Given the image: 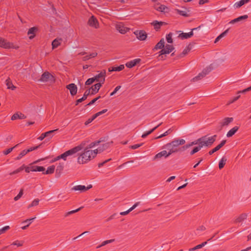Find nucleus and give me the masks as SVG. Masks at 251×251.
Wrapping results in <instances>:
<instances>
[{
	"mask_svg": "<svg viewBox=\"0 0 251 251\" xmlns=\"http://www.w3.org/2000/svg\"><path fill=\"white\" fill-rule=\"evenodd\" d=\"M41 145H39L35 146V147H31L27 150H24L22 151H21V152L18 155V156L15 158V160H17L20 159L23 156H24L25 154H26L27 153H28L31 151L36 150L38 149V148H39L41 146Z\"/></svg>",
	"mask_w": 251,
	"mask_h": 251,
	"instance_id": "0eeeda50",
	"label": "nucleus"
},
{
	"mask_svg": "<svg viewBox=\"0 0 251 251\" xmlns=\"http://www.w3.org/2000/svg\"><path fill=\"white\" fill-rule=\"evenodd\" d=\"M66 88L70 91V94L72 96H75L76 94L77 88L75 84L74 83H71L66 86Z\"/></svg>",
	"mask_w": 251,
	"mask_h": 251,
	"instance_id": "dca6fc26",
	"label": "nucleus"
},
{
	"mask_svg": "<svg viewBox=\"0 0 251 251\" xmlns=\"http://www.w3.org/2000/svg\"><path fill=\"white\" fill-rule=\"evenodd\" d=\"M217 135L207 137V135L202 136L196 140L190 142L191 146L198 145L200 146L201 143L205 145V147H210L216 141Z\"/></svg>",
	"mask_w": 251,
	"mask_h": 251,
	"instance_id": "7ed1b4c3",
	"label": "nucleus"
},
{
	"mask_svg": "<svg viewBox=\"0 0 251 251\" xmlns=\"http://www.w3.org/2000/svg\"><path fill=\"white\" fill-rule=\"evenodd\" d=\"M124 68H125V67H124V65H120V66H119L118 67H112L109 68L108 71L110 72H113V71L119 72V71L123 70Z\"/></svg>",
	"mask_w": 251,
	"mask_h": 251,
	"instance_id": "72a5a7b5",
	"label": "nucleus"
},
{
	"mask_svg": "<svg viewBox=\"0 0 251 251\" xmlns=\"http://www.w3.org/2000/svg\"><path fill=\"white\" fill-rule=\"evenodd\" d=\"M39 81L43 82L50 81V83H54L55 81V78L50 72L46 71L41 75Z\"/></svg>",
	"mask_w": 251,
	"mask_h": 251,
	"instance_id": "39448f33",
	"label": "nucleus"
},
{
	"mask_svg": "<svg viewBox=\"0 0 251 251\" xmlns=\"http://www.w3.org/2000/svg\"><path fill=\"white\" fill-rule=\"evenodd\" d=\"M114 240H115V239H110V240L104 241L101 244V245H100L98 247H97V248H100V247H101L103 246H105L109 243H112L114 241Z\"/></svg>",
	"mask_w": 251,
	"mask_h": 251,
	"instance_id": "603ef678",
	"label": "nucleus"
},
{
	"mask_svg": "<svg viewBox=\"0 0 251 251\" xmlns=\"http://www.w3.org/2000/svg\"><path fill=\"white\" fill-rule=\"evenodd\" d=\"M55 170V166L54 165L50 166L47 168L45 172H43L44 174H52L54 173Z\"/></svg>",
	"mask_w": 251,
	"mask_h": 251,
	"instance_id": "ea45409f",
	"label": "nucleus"
},
{
	"mask_svg": "<svg viewBox=\"0 0 251 251\" xmlns=\"http://www.w3.org/2000/svg\"><path fill=\"white\" fill-rule=\"evenodd\" d=\"M92 187V185L91 184L89 185L88 186L86 187L84 185H76L72 188V190L75 191H79L81 192H85L88 190L90 189Z\"/></svg>",
	"mask_w": 251,
	"mask_h": 251,
	"instance_id": "4468645a",
	"label": "nucleus"
},
{
	"mask_svg": "<svg viewBox=\"0 0 251 251\" xmlns=\"http://www.w3.org/2000/svg\"><path fill=\"white\" fill-rule=\"evenodd\" d=\"M100 141H96L93 142L91 143L88 146L85 148L86 150H90V149L92 148L94 146L96 145H98L99 143H100Z\"/></svg>",
	"mask_w": 251,
	"mask_h": 251,
	"instance_id": "a18cd8bd",
	"label": "nucleus"
},
{
	"mask_svg": "<svg viewBox=\"0 0 251 251\" xmlns=\"http://www.w3.org/2000/svg\"><path fill=\"white\" fill-rule=\"evenodd\" d=\"M240 97V95H238L236 97H233L232 98H231L226 103V105H229V104L234 102L235 101H236L237 100H238Z\"/></svg>",
	"mask_w": 251,
	"mask_h": 251,
	"instance_id": "8fccbe9b",
	"label": "nucleus"
},
{
	"mask_svg": "<svg viewBox=\"0 0 251 251\" xmlns=\"http://www.w3.org/2000/svg\"><path fill=\"white\" fill-rule=\"evenodd\" d=\"M45 168L43 166H31V171L32 172H44Z\"/></svg>",
	"mask_w": 251,
	"mask_h": 251,
	"instance_id": "e433bc0d",
	"label": "nucleus"
},
{
	"mask_svg": "<svg viewBox=\"0 0 251 251\" xmlns=\"http://www.w3.org/2000/svg\"><path fill=\"white\" fill-rule=\"evenodd\" d=\"M35 218H36V217H34V218H31V219H26V220H25L24 222V223H27V222H29V223H28L27 225L25 226H22V228L23 229H26L29 226V225L31 224L32 221L33 220H34Z\"/></svg>",
	"mask_w": 251,
	"mask_h": 251,
	"instance_id": "de8ad7c7",
	"label": "nucleus"
},
{
	"mask_svg": "<svg viewBox=\"0 0 251 251\" xmlns=\"http://www.w3.org/2000/svg\"><path fill=\"white\" fill-rule=\"evenodd\" d=\"M172 35L173 34L171 32H170L169 34H167L166 35V40L168 43H172L173 41L172 39Z\"/></svg>",
	"mask_w": 251,
	"mask_h": 251,
	"instance_id": "6e6d98bb",
	"label": "nucleus"
},
{
	"mask_svg": "<svg viewBox=\"0 0 251 251\" xmlns=\"http://www.w3.org/2000/svg\"><path fill=\"white\" fill-rule=\"evenodd\" d=\"M26 118V116L22 113H15L12 117H11V120H15L18 119H24Z\"/></svg>",
	"mask_w": 251,
	"mask_h": 251,
	"instance_id": "c756f323",
	"label": "nucleus"
},
{
	"mask_svg": "<svg viewBox=\"0 0 251 251\" xmlns=\"http://www.w3.org/2000/svg\"><path fill=\"white\" fill-rule=\"evenodd\" d=\"M25 168V166L24 165H23V166L20 167L19 168L16 169V170L14 171L12 173H10V175H13L17 174V173L20 172L21 171H22V170H23Z\"/></svg>",
	"mask_w": 251,
	"mask_h": 251,
	"instance_id": "864d4df0",
	"label": "nucleus"
},
{
	"mask_svg": "<svg viewBox=\"0 0 251 251\" xmlns=\"http://www.w3.org/2000/svg\"><path fill=\"white\" fill-rule=\"evenodd\" d=\"M117 28L122 34H125L126 32V29H125V28H121V27L119 26L118 25L117 26Z\"/></svg>",
	"mask_w": 251,
	"mask_h": 251,
	"instance_id": "0e129e2a",
	"label": "nucleus"
},
{
	"mask_svg": "<svg viewBox=\"0 0 251 251\" xmlns=\"http://www.w3.org/2000/svg\"><path fill=\"white\" fill-rule=\"evenodd\" d=\"M239 129V127L237 126H235L231 128L230 130L228 131V132L226 134V136L227 137H230L232 136Z\"/></svg>",
	"mask_w": 251,
	"mask_h": 251,
	"instance_id": "473e14b6",
	"label": "nucleus"
},
{
	"mask_svg": "<svg viewBox=\"0 0 251 251\" xmlns=\"http://www.w3.org/2000/svg\"><path fill=\"white\" fill-rule=\"evenodd\" d=\"M88 24L92 27H94L96 28L99 27V23L97 19L94 16H92L88 21Z\"/></svg>",
	"mask_w": 251,
	"mask_h": 251,
	"instance_id": "2eb2a0df",
	"label": "nucleus"
},
{
	"mask_svg": "<svg viewBox=\"0 0 251 251\" xmlns=\"http://www.w3.org/2000/svg\"><path fill=\"white\" fill-rule=\"evenodd\" d=\"M205 146V145H204L203 144L201 143V145L200 146H197L195 147L193 150L190 152V155H193L195 153H197L199 151L201 150V149L203 147Z\"/></svg>",
	"mask_w": 251,
	"mask_h": 251,
	"instance_id": "c85d7f7f",
	"label": "nucleus"
},
{
	"mask_svg": "<svg viewBox=\"0 0 251 251\" xmlns=\"http://www.w3.org/2000/svg\"><path fill=\"white\" fill-rule=\"evenodd\" d=\"M191 146H191V145L190 144V142L188 143V144H187L183 145V146L181 147V152L184 151L186 149H188L189 148H190Z\"/></svg>",
	"mask_w": 251,
	"mask_h": 251,
	"instance_id": "13d9d810",
	"label": "nucleus"
},
{
	"mask_svg": "<svg viewBox=\"0 0 251 251\" xmlns=\"http://www.w3.org/2000/svg\"><path fill=\"white\" fill-rule=\"evenodd\" d=\"M77 149H76L75 147L73 148V149L65 151V152L68 156H70V155H72L78 151Z\"/></svg>",
	"mask_w": 251,
	"mask_h": 251,
	"instance_id": "79ce46f5",
	"label": "nucleus"
},
{
	"mask_svg": "<svg viewBox=\"0 0 251 251\" xmlns=\"http://www.w3.org/2000/svg\"><path fill=\"white\" fill-rule=\"evenodd\" d=\"M0 47L5 49H18V46L14 45L13 43L8 41L6 39L0 36Z\"/></svg>",
	"mask_w": 251,
	"mask_h": 251,
	"instance_id": "20e7f679",
	"label": "nucleus"
},
{
	"mask_svg": "<svg viewBox=\"0 0 251 251\" xmlns=\"http://www.w3.org/2000/svg\"><path fill=\"white\" fill-rule=\"evenodd\" d=\"M192 49V45L190 44L187 47L183 50L182 52L179 55V57L182 58L185 56Z\"/></svg>",
	"mask_w": 251,
	"mask_h": 251,
	"instance_id": "7c9ffc66",
	"label": "nucleus"
},
{
	"mask_svg": "<svg viewBox=\"0 0 251 251\" xmlns=\"http://www.w3.org/2000/svg\"><path fill=\"white\" fill-rule=\"evenodd\" d=\"M248 18V16L247 15H244L243 16H241L237 18H235L232 20H231L229 24H234L236 23L240 22L243 20H246Z\"/></svg>",
	"mask_w": 251,
	"mask_h": 251,
	"instance_id": "bb28decb",
	"label": "nucleus"
},
{
	"mask_svg": "<svg viewBox=\"0 0 251 251\" xmlns=\"http://www.w3.org/2000/svg\"><path fill=\"white\" fill-rule=\"evenodd\" d=\"M134 33L138 39L141 41H144L146 39L147 34L144 30H136Z\"/></svg>",
	"mask_w": 251,
	"mask_h": 251,
	"instance_id": "9d476101",
	"label": "nucleus"
},
{
	"mask_svg": "<svg viewBox=\"0 0 251 251\" xmlns=\"http://www.w3.org/2000/svg\"><path fill=\"white\" fill-rule=\"evenodd\" d=\"M226 142V140H222L221 141V142L218 145H217L216 147H215L214 149H213L212 150H210L209 151V152H208L209 154L212 155L216 151H219L221 148H222L225 145Z\"/></svg>",
	"mask_w": 251,
	"mask_h": 251,
	"instance_id": "a211bd4d",
	"label": "nucleus"
},
{
	"mask_svg": "<svg viewBox=\"0 0 251 251\" xmlns=\"http://www.w3.org/2000/svg\"><path fill=\"white\" fill-rule=\"evenodd\" d=\"M212 67L209 66V67L203 69L201 73H199L198 75L194 77L192 79V81L195 82L201 80L203 77L205 76L206 75L208 74L212 70Z\"/></svg>",
	"mask_w": 251,
	"mask_h": 251,
	"instance_id": "423d86ee",
	"label": "nucleus"
},
{
	"mask_svg": "<svg viewBox=\"0 0 251 251\" xmlns=\"http://www.w3.org/2000/svg\"><path fill=\"white\" fill-rule=\"evenodd\" d=\"M97 155V152L92 150L84 149L83 152L81 153L77 158V162L80 164L86 163L92 159L94 158Z\"/></svg>",
	"mask_w": 251,
	"mask_h": 251,
	"instance_id": "f03ea898",
	"label": "nucleus"
},
{
	"mask_svg": "<svg viewBox=\"0 0 251 251\" xmlns=\"http://www.w3.org/2000/svg\"><path fill=\"white\" fill-rule=\"evenodd\" d=\"M142 145H143V143L139 144H135L134 145L130 146L129 147V148L131 149L135 150V149L140 147L141 146H142Z\"/></svg>",
	"mask_w": 251,
	"mask_h": 251,
	"instance_id": "69168bd1",
	"label": "nucleus"
},
{
	"mask_svg": "<svg viewBox=\"0 0 251 251\" xmlns=\"http://www.w3.org/2000/svg\"><path fill=\"white\" fill-rule=\"evenodd\" d=\"M168 54L167 51H166V50L165 49H162L159 52V56H160L162 55H164V54Z\"/></svg>",
	"mask_w": 251,
	"mask_h": 251,
	"instance_id": "774afa93",
	"label": "nucleus"
},
{
	"mask_svg": "<svg viewBox=\"0 0 251 251\" xmlns=\"http://www.w3.org/2000/svg\"><path fill=\"white\" fill-rule=\"evenodd\" d=\"M58 129H56L54 130H51L44 133H43L41 134V135L38 138V139L42 141L46 137H49L50 139L53 136V133L56 131H57Z\"/></svg>",
	"mask_w": 251,
	"mask_h": 251,
	"instance_id": "1a4fd4ad",
	"label": "nucleus"
},
{
	"mask_svg": "<svg viewBox=\"0 0 251 251\" xmlns=\"http://www.w3.org/2000/svg\"><path fill=\"white\" fill-rule=\"evenodd\" d=\"M37 30H38V28L36 27H32L29 29L28 32H27V34L28 35L32 34L31 35H30L29 37V38L30 39H32L35 37V32L37 31Z\"/></svg>",
	"mask_w": 251,
	"mask_h": 251,
	"instance_id": "cd10ccee",
	"label": "nucleus"
},
{
	"mask_svg": "<svg viewBox=\"0 0 251 251\" xmlns=\"http://www.w3.org/2000/svg\"><path fill=\"white\" fill-rule=\"evenodd\" d=\"M141 60L140 58L133 59L129 62H127L126 64V66L128 68H131L136 66L138 63H140Z\"/></svg>",
	"mask_w": 251,
	"mask_h": 251,
	"instance_id": "4be33fe9",
	"label": "nucleus"
},
{
	"mask_svg": "<svg viewBox=\"0 0 251 251\" xmlns=\"http://www.w3.org/2000/svg\"><path fill=\"white\" fill-rule=\"evenodd\" d=\"M153 8L158 11L166 13L168 12L169 8L163 4H161L159 3H156L154 4Z\"/></svg>",
	"mask_w": 251,
	"mask_h": 251,
	"instance_id": "f8f14e48",
	"label": "nucleus"
},
{
	"mask_svg": "<svg viewBox=\"0 0 251 251\" xmlns=\"http://www.w3.org/2000/svg\"><path fill=\"white\" fill-rule=\"evenodd\" d=\"M250 0H241L239 1L236 2L234 6L235 8H239L245 3H248Z\"/></svg>",
	"mask_w": 251,
	"mask_h": 251,
	"instance_id": "c9c22d12",
	"label": "nucleus"
},
{
	"mask_svg": "<svg viewBox=\"0 0 251 251\" xmlns=\"http://www.w3.org/2000/svg\"><path fill=\"white\" fill-rule=\"evenodd\" d=\"M61 41H62L61 39H54L52 42V49H55V48H57L61 44Z\"/></svg>",
	"mask_w": 251,
	"mask_h": 251,
	"instance_id": "4c0bfd02",
	"label": "nucleus"
},
{
	"mask_svg": "<svg viewBox=\"0 0 251 251\" xmlns=\"http://www.w3.org/2000/svg\"><path fill=\"white\" fill-rule=\"evenodd\" d=\"M67 155L66 154V152H64L63 153L61 154L60 155L58 156V158L63 159L64 160H66V158L67 157Z\"/></svg>",
	"mask_w": 251,
	"mask_h": 251,
	"instance_id": "338daca9",
	"label": "nucleus"
},
{
	"mask_svg": "<svg viewBox=\"0 0 251 251\" xmlns=\"http://www.w3.org/2000/svg\"><path fill=\"white\" fill-rule=\"evenodd\" d=\"M82 208H83V207H79V208H77V209H76L75 210H72V211H69V212H68L65 213V217H67V216H69L71 214H74L75 213H76V212L79 211V210H80Z\"/></svg>",
	"mask_w": 251,
	"mask_h": 251,
	"instance_id": "3c124183",
	"label": "nucleus"
},
{
	"mask_svg": "<svg viewBox=\"0 0 251 251\" xmlns=\"http://www.w3.org/2000/svg\"><path fill=\"white\" fill-rule=\"evenodd\" d=\"M201 28V25L197 27L194 28L192 29L191 31L188 33H181L179 34L178 37L180 38L181 39H188L191 38L193 36V31L199 29Z\"/></svg>",
	"mask_w": 251,
	"mask_h": 251,
	"instance_id": "6e6552de",
	"label": "nucleus"
},
{
	"mask_svg": "<svg viewBox=\"0 0 251 251\" xmlns=\"http://www.w3.org/2000/svg\"><path fill=\"white\" fill-rule=\"evenodd\" d=\"M207 244V241L203 242L201 244H199L194 247L193 248H191L189 249V251H192L200 249Z\"/></svg>",
	"mask_w": 251,
	"mask_h": 251,
	"instance_id": "a19ab883",
	"label": "nucleus"
},
{
	"mask_svg": "<svg viewBox=\"0 0 251 251\" xmlns=\"http://www.w3.org/2000/svg\"><path fill=\"white\" fill-rule=\"evenodd\" d=\"M10 229V226H5L0 229V235L5 233L7 230Z\"/></svg>",
	"mask_w": 251,
	"mask_h": 251,
	"instance_id": "bf43d9fd",
	"label": "nucleus"
},
{
	"mask_svg": "<svg viewBox=\"0 0 251 251\" xmlns=\"http://www.w3.org/2000/svg\"><path fill=\"white\" fill-rule=\"evenodd\" d=\"M39 201L40 200L38 199H36L34 200V201H32L31 203L28 205L27 208H30L31 207L38 205L39 204Z\"/></svg>",
	"mask_w": 251,
	"mask_h": 251,
	"instance_id": "49530a36",
	"label": "nucleus"
},
{
	"mask_svg": "<svg viewBox=\"0 0 251 251\" xmlns=\"http://www.w3.org/2000/svg\"><path fill=\"white\" fill-rule=\"evenodd\" d=\"M101 84L102 83H96V84L93 85L90 88H89L90 90L91 89L92 90V91L90 92V95H93L97 93L101 87Z\"/></svg>",
	"mask_w": 251,
	"mask_h": 251,
	"instance_id": "6ab92c4d",
	"label": "nucleus"
},
{
	"mask_svg": "<svg viewBox=\"0 0 251 251\" xmlns=\"http://www.w3.org/2000/svg\"><path fill=\"white\" fill-rule=\"evenodd\" d=\"M19 145V144H18L16 145L14 147H12V148H9V149H7V150H6L4 151H3V154H4V155H7L8 154L10 153V152L13 151V150L15 148H16V147H18Z\"/></svg>",
	"mask_w": 251,
	"mask_h": 251,
	"instance_id": "5fc2aeb1",
	"label": "nucleus"
},
{
	"mask_svg": "<svg viewBox=\"0 0 251 251\" xmlns=\"http://www.w3.org/2000/svg\"><path fill=\"white\" fill-rule=\"evenodd\" d=\"M247 218V214L246 213H242L235 219L234 223L235 224L241 223L246 220Z\"/></svg>",
	"mask_w": 251,
	"mask_h": 251,
	"instance_id": "5701e85b",
	"label": "nucleus"
},
{
	"mask_svg": "<svg viewBox=\"0 0 251 251\" xmlns=\"http://www.w3.org/2000/svg\"><path fill=\"white\" fill-rule=\"evenodd\" d=\"M6 85L7 86L8 89L14 90L16 88V87L13 84L12 82L9 77L6 80Z\"/></svg>",
	"mask_w": 251,
	"mask_h": 251,
	"instance_id": "f704fd0d",
	"label": "nucleus"
},
{
	"mask_svg": "<svg viewBox=\"0 0 251 251\" xmlns=\"http://www.w3.org/2000/svg\"><path fill=\"white\" fill-rule=\"evenodd\" d=\"M171 155L170 152L167 151L166 150H163L160 152L157 153L153 158V160H159L162 157H164L165 158H167Z\"/></svg>",
	"mask_w": 251,
	"mask_h": 251,
	"instance_id": "9b49d317",
	"label": "nucleus"
},
{
	"mask_svg": "<svg viewBox=\"0 0 251 251\" xmlns=\"http://www.w3.org/2000/svg\"><path fill=\"white\" fill-rule=\"evenodd\" d=\"M251 90V86H250L249 87L246 88V89H245L242 91H239L237 92V94H241V93H246V92H249Z\"/></svg>",
	"mask_w": 251,
	"mask_h": 251,
	"instance_id": "e2e57ef3",
	"label": "nucleus"
},
{
	"mask_svg": "<svg viewBox=\"0 0 251 251\" xmlns=\"http://www.w3.org/2000/svg\"><path fill=\"white\" fill-rule=\"evenodd\" d=\"M105 75H106V71H105V70H103L102 71H101V72L100 74L97 75L93 78H94L95 81H99V79L101 77H102L103 79H102V80H101L100 81H101V83L103 84V83L104 82V81H105Z\"/></svg>",
	"mask_w": 251,
	"mask_h": 251,
	"instance_id": "aec40b11",
	"label": "nucleus"
},
{
	"mask_svg": "<svg viewBox=\"0 0 251 251\" xmlns=\"http://www.w3.org/2000/svg\"><path fill=\"white\" fill-rule=\"evenodd\" d=\"M90 95V89L87 90L84 93L83 97L75 101V105H77L79 103L83 101L84 100H86L87 98V97Z\"/></svg>",
	"mask_w": 251,
	"mask_h": 251,
	"instance_id": "412c9836",
	"label": "nucleus"
},
{
	"mask_svg": "<svg viewBox=\"0 0 251 251\" xmlns=\"http://www.w3.org/2000/svg\"><path fill=\"white\" fill-rule=\"evenodd\" d=\"M186 141L184 139L176 138L163 146V149L169 151L171 155L174 153L181 152V147H179V146L184 145Z\"/></svg>",
	"mask_w": 251,
	"mask_h": 251,
	"instance_id": "f257e3e1",
	"label": "nucleus"
},
{
	"mask_svg": "<svg viewBox=\"0 0 251 251\" xmlns=\"http://www.w3.org/2000/svg\"><path fill=\"white\" fill-rule=\"evenodd\" d=\"M24 242L23 241H19L18 240L14 242L11 245H15L17 247H21L23 245Z\"/></svg>",
	"mask_w": 251,
	"mask_h": 251,
	"instance_id": "052dcab7",
	"label": "nucleus"
},
{
	"mask_svg": "<svg viewBox=\"0 0 251 251\" xmlns=\"http://www.w3.org/2000/svg\"><path fill=\"white\" fill-rule=\"evenodd\" d=\"M23 189H21L19 194L17 195V196H16L14 198V200L15 201H18L19 199H20L22 196H23Z\"/></svg>",
	"mask_w": 251,
	"mask_h": 251,
	"instance_id": "4d7b16f0",
	"label": "nucleus"
},
{
	"mask_svg": "<svg viewBox=\"0 0 251 251\" xmlns=\"http://www.w3.org/2000/svg\"><path fill=\"white\" fill-rule=\"evenodd\" d=\"M152 25H153L154 29L158 31L160 28L161 25H163L166 24V23L163 22H158L157 21H154L152 23Z\"/></svg>",
	"mask_w": 251,
	"mask_h": 251,
	"instance_id": "a878e982",
	"label": "nucleus"
},
{
	"mask_svg": "<svg viewBox=\"0 0 251 251\" xmlns=\"http://www.w3.org/2000/svg\"><path fill=\"white\" fill-rule=\"evenodd\" d=\"M174 47L171 45L167 44L165 46V49L168 54L170 53L174 50Z\"/></svg>",
	"mask_w": 251,
	"mask_h": 251,
	"instance_id": "09e8293b",
	"label": "nucleus"
},
{
	"mask_svg": "<svg viewBox=\"0 0 251 251\" xmlns=\"http://www.w3.org/2000/svg\"><path fill=\"white\" fill-rule=\"evenodd\" d=\"M164 40L163 38H162L160 41L157 43V44L154 46L152 50L153 51L157 50L158 49H162L164 47Z\"/></svg>",
	"mask_w": 251,
	"mask_h": 251,
	"instance_id": "b1692460",
	"label": "nucleus"
},
{
	"mask_svg": "<svg viewBox=\"0 0 251 251\" xmlns=\"http://www.w3.org/2000/svg\"><path fill=\"white\" fill-rule=\"evenodd\" d=\"M162 123H160L159 125H158L157 126L153 127L152 129H151L150 130H149L148 131H146L144 132L141 136V137L143 138H145L147 137L149 135L151 134V133H152L155 130H156L159 126H160L162 125Z\"/></svg>",
	"mask_w": 251,
	"mask_h": 251,
	"instance_id": "393cba45",
	"label": "nucleus"
},
{
	"mask_svg": "<svg viewBox=\"0 0 251 251\" xmlns=\"http://www.w3.org/2000/svg\"><path fill=\"white\" fill-rule=\"evenodd\" d=\"M88 142V141H83L79 145L76 146L75 148L77 149V150L79 151L83 149H85V146Z\"/></svg>",
	"mask_w": 251,
	"mask_h": 251,
	"instance_id": "37998d69",
	"label": "nucleus"
},
{
	"mask_svg": "<svg viewBox=\"0 0 251 251\" xmlns=\"http://www.w3.org/2000/svg\"><path fill=\"white\" fill-rule=\"evenodd\" d=\"M226 159L223 157L220 161L219 163V168L221 170L224 168L226 164Z\"/></svg>",
	"mask_w": 251,
	"mask_h": 251,
	"instance_id": "c03bdc74",
	"label": "nucleus"
},
{
	"mask_svg": "<svg viewBox=\"0 0 251 251\" xmlns=\"http://www.w3.org/2000/svg\"><path fill=\"white\" fill-rule=\"evenodd\" d=\"M95 81V80L93 77L88 78L86 81L85 82L86 85H89L92 84Z\"/></svg>",
	"mask_w": 251,
	"mask_h": 251,
	"instance_id": "680f3d73",
	"label": "nucleus"
},
{
	"mask_svg": "<svg viewBox=\"0 0 251 251\" xmlns=\"http://www.w3.org/2000/svg\"><path fill=\"white\" fill-rule=\"evenodd\" d=\"M185 10H181L178 9H175V10L176 13L185 17H188L191 16V14L189 13L190 11L186 8H184Z\"/></svg>",
	"mask_w": 251,
	"mask_h": 251,
	"instance_id": "f3484780",
	"label": "nucleus"
},
{
	"mask_svg": "<svg viewBox=\"0 0 251 251\" xmlns=\"http://www.w3.org/2000/svg\"><path fill=\"white\" fill-rule=\"evenodd\" d=\"M97 55H98L97 52H92L88 55H86V56L83 57L82 60L83 61L88 60L90 58H92L96 57L97 56Z\"/></svg>",
	"mask_w": 251,
	"mask_h": 251,
	"instance_id": "58836bf2",
	"label": "nucleus"
},
{
	"mask_svg": "<svg viewBox=\"0 0 251 251\" xmlns=\"http://www.w3.org/2000/svg\"><path fill=\"white\" fill-rule=\"evenodd\" d=\"M64 165L63 163H59L56 169V175L57 177H59L63 170Z\"/></svg>",
	"mask_w": 251,
	"mask_h": 251,
	"instance_id": "2f4dec72",
	"label": "nucleus"
},
{
	"mask_svg": "<svg viewBox=\"0 0 251 251\" xmlns=\"http://www.w3.org/2000/svg\"><path fill=\"white\" fill-rule=\"evenodd\" d=\"M233 121V118L231 117H226L224 118L223 120H222L220 123V126L219 128V130L222 129L223 127L225 126H228L230 123H231Z\"/></svg>",
	"mask_w": 251,
	"mask_h": 251,
	"instance_id": "ddd939ff",
	"label": "nucleus"
}]
</instances>
